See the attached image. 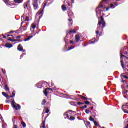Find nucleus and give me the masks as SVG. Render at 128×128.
<instances>
[{"mask_svg": "<svg viewBox=\"0 0 128 128\" xmlns=\"http://www.w3.org/2000/svg\"><path fill=\"white\" fill-rule=\"evenodd\" d=\"M28 4H25V5L24 6V8L25 10H26V8H28Z\"/></svg>", "mask_w": 128, "mask_h": 128, "instance_id": "nucleus-46", "label": "nucleus"}, {"mask_svg": "<svg viewBox=\"0 0 128 128\" xmlns=\"http://www.w3.org/2000/svg\"><path fill=\"white\" fill-rule=\"evenodd\" d=\"M12 107L16 110H20V109L22 108V106H20L19 104H16V103L14 102V100L12 102Z\"/></svg>", "mask_w": 128, "mask_h": 128, "instance_id": "nucleus-4", "label": "nucleus"}, {"mask_svg": "<svg viewBox=\"0 0 128 128\" xmlns=\"http://www.w3.org/2000/svg\"><path fill=\"white\" fill-rule=\"evenodd\" d=\"M66 38H68V36H66L65 38L64 39L65 42L66 44Z\"/></svg>", "mask_w": 128, "mask_h": 128, "instance_id": "nucleus-56", "label": "nucleus"}, {"mask_svg": "<svg viewBox=\"0 0 128 128\" xmlns=\"http://www.w3.org/2000/svg\"><path fill=\"white\" fill-rule=\"evenodd\" d=\"M110 7H108L106 9V12H108V10H110Z\"/></svg>", "mask_w": 128, "mask_h": 128, "instance_id": "nucleus-55", "label": "nucleus"}, {"mask_svg": "<svg viewBox=\"0 0 128 128\" xmlns=\"http://www.w3.org/2000/svg\"><path fill=\"white\" fill-rule=\"evenodd\" d=\"M68 16L69 18H74V12H70L68 14Z\"/></svg>", "mask_w": 128, "mask_h": 128, "instance_id": "nucleus-13", "label": "nucleus"}, {"mask_svg": "<svg viewBox=\"0 0 128 128\" xmlns=\"http://www.w3.org/2000/svg\"><path fill=\"white\" fill-rule=\"evenodd\" d=\"M72 32L73 34H76V31L75 30L70 31V34H72Z\"/></svg>", "mask_w": 128, "mask_h": 128, "instance_id": "nucleus-32", "label": "nucleus"}, {"mask_svg": "<svg viewBox=\"0 0 128 128\" xmlns=\"http://www.w3.org/2000/svg\"><path fill=\"white\" fill-rule=\"evenodd\" d=\"M94 126H98V122H94Z\"/></svg>", "mask_w": 128, "mask_h": 128, "instance_id": "nucleus-38", "label": "nucleus"}, {"mask_svg": "<svg viewBox=\"0 0 128 128\" xmlns=\"http://www.w3.org/2000/svg\"><path fill=\"white\" fill-rule=\"evenodd\" d=\"M5 46L8 48H12L14 46H12V44L7 43L5 44Z\"/></svg>", "mask_w": 128, "mask_h": 128, "instance_id": "nucleus-8", "label": "nucleus"}, {"mask_svg": "<svg viewBox=\"0 0 128 128\" xmlns=\"http://www.w3.org/2000/svg\"><path fill=\"white\" fill-rule=\"evenodd\" d=\"M46 100H44L42 101V106H46Z\"/></svg>", "mask_w": 128, "mask_h": 128, "instance_id": "nucleus-25", "label": "nucleus"}, {"mask_svg": "<svg viewBox=\"0 0 128 128\" xmlns=\"http://www.w3.org/2000/svg\"><path fill=\"white\" fill-rule=\"evenodd\" d=\"M14 96H16V94H14V92H12V96H10V98H14Z\"/></svg>", "mask_w": 128, "mask_h": 128, "instance_id": "nucleus-33", "label": "nucleus"}, {"mask_svg": "<svg viewBox=\"0 0 128 128\" xmlns=\"http://www.w3.org/2000/svg\"><path fill=\"white\" fill-rule=\"evenodd\" d=\"M72 0V4H74V0Z\"/></svg>", "mask_w": 128, "mask_h": 128, "instance_id": "nucleus-61", "label": "nucleus"}, {"mask_svg": "<svg viewBox=\"0 0 128 128\" xmlns=\"http://www.w3.org/2000/svg\"><path fill=\"white\" fill-rule=\"evenodd\" d=\"M18 50L19 52H26V50H24V48L22 47V44L18 45Z\"/></svg>", "mask_w": 128, "mask_h": 128, "instance_id": "nucleus-6", "label": "nucleus"}, {"mask_svg": "<svg viewBox=\"0 0 128 128\" xmlns=\"http://www.w3.org/2000/svg\"><path fill=\"white\" fill-rule=\"evenodd\" d=\"M28 28V26H25L23 28L24 30H26Z\"/></svg>", "mask_w": 128, "mask_h": 128, "instance_id": "nucleus-49", "label": "nucleus"}, {"mask_svg": "<svg viewBox=\"0 0 128 128\" xmlns=\"http://www.w3.org/2000/svg\"><path fill=\"white\" fill-rule=\"evenodd\" d=\"M24 20L25 22H30V18H28V16H26Z\"/></svg>", "mask_w": 128, "mask_h": 128, "instance_id": "nucleus-35", "label": "nucleus"}, {"mask_svg": "<svg viewBox=\"0 0 128 128\" xmlns=\"http://www.w3.org/2000/svg\"><path fill=\"white\" fill-rule=\"evenodd\" d=\"M5 4L7 5V6H12V4L10 3V1H6L5 2Z\"/></svg>", "mask_w": 128, "mask_h": 128, "instance_id": "nucleus-16", "label": "nucleus"}, {"mask_svg": "<svg viewBox=\"0 0 128 128\" xmlns=\"http://www.w3.org/2000/svg\"><path fill=\"white\" fill-rule=\"evenodd\" d=\"M85 104L87 105H88L90 104V102L88 101H87L85 102Z\"/></svg>", "mask_w": 128, "mask_h": 128, "instance_id": "nucleus-52", "label": "nucleus"}, {"mask_svg": "<svg viewBox=\"0 0 128 128\" xmlns=\"http://www.w3.org/2000/svg\"><path fill=\"white\" fill-rule=\"evenodd\" d=\"M97 42L98 41L91 42L90 44H96V42Z\"/></svg>", "mask_w": 128, "mask_h": 128, "instance_id": "nucleus-51", "label": "nucleus"}, {"mask_svg": "<svg viewBox=\"0 0 128 128\" xmlns=\"http://www.w3.org/2000/svg\"><path fill=\"white\" fill-rule=\"evenodd\" d=\"M42 124H43L42 128H46V121H44L43 122Z\"/></svg>", "mask_w": 128, "mask_h": 128, "instance_id": "nucleus-39", "label": "nucleus"}, {"mask_svg": "<svg viewBox=\"0 0 128 128\" xmlns=\"http://www.w3.org/2000/svg\"><path fill=\"white\" fill-rule=\"evenodd\" d=\"M76 40L77 42H78L80 40V37L79 36V35H76Z\"/></svg>", "mask_w": 128, "mask_h": 128, "instance_id": "nucleus-12", "label": "nucleus"}, {"mask_svg": "<svg viewBox=\"0 0 128 128\" xmlns=\"http://www.w3.org/2000/svg\"><path fill=\"white\" fill-rule=\"evenodd\" d=\"M123 112H124L125 114H128V112L126 111V110H124V109H122Z\"/></svg>", "mask_w": 128, "mask_h": 128, "instance_id": "nucleus-50", "label": "nucleus"}, {"mask_svg": "<svg viewBox=\"0 0 128 128\" xmlns=\"http://www.w3.org/2000/svg\"><path fill=\"white\" fill-rule=\"evenodd\" d=\"M26 54H22V56H20V60H22V58H24V56H26Z\"/></svg>", "mask_w": 128, "mask_h": 128, "instance_id": "nucleus-42", "label": "nucleus"}, {"mask_svg": "<svg viewBox=\"0 0 128 128\" xmlns=\"http://www.w3.org/2000/svg\"><path fill=\"white\" fill-rule=\"evenodd\" d=\"M123 108H128V103H126V105L122 106V109Z\"/></svg>", "mask_w": 128, "mask_h": 128, "instance_id": "nucleus-21", "label": "nucleus"}, {"mask_svg": "<svg viewBox=\"0 0 128 128\" xmlns=\"http://www.w3.org/2000/svg\"><path fill=\"white\" fill-rule=\"evenodd\" d=\"M115 6H118V4L116 3V4H115Z\"/></svg>", "mask_w": 128, "mask_h": 128, "instance_id": "nucleus-64", "label": "nucleus"}, {"mask_svg": "<svg viewBox=\"0 0 128 128\" xmlns=\"http://www.w3.org/2000/svg\"><path fill=\"white\" fill-rule=\"evenodd\" d=\"M86 122L87 124V126H88L89 128H90V122Z\"/></svg>", "mask_w": 128, "mask_h": 128, "instance_id": "nucleus-44", "label": "nucleus"}, {"mask_svg": "<svg viewBox=\"0 0 128 128\" xmlns=\"http://www.w3.org/2000/svg\"><path fill=\"white\" fill-rule=\"evenodd\" d=\"M44 94H45L46 96H48V88L45 90V91L44 92Z\"/></svg>", "mask_w": 128, "mask_h": 128, "instance_id": "nucleus-17", "label": "nucleus"}, {"mask_svg": "<svg viewBox=\"0 0 128 128\" xmlns=\"http://www.w3.org/2000/svg\"><path fill=\"white\" fill-rule=\"evenodd\" d=\"M43 88H46L48 85V83L46 82H42Z\"/></svg>", "mask_w": 128, "mask_h": 128, "instance_id": "nucleus-15", "label": "nucleus"}, {"mask_svg": "<svg viewBox=\"0 0 128 128\" xmlns=\"http://www.w3.org/2000/svg\"><path fill=\"white\" fill-rule=\"evenodd\" d=\"M14 128H18V126L14 125Z\"/></svg>", "mask_w": 128, "mask_h": 128, "instance_id": "nucleus-63", "label": "nucleus"}, {"mask_svg": "<svg viewBox=\"0 0 128 128\" xmlns=\"http://www.w3.org/2000/svg\"><path fill=\"white\" fill-rule=\"evenodd\" d=\"M47 90H52V88H47Z\"/></svg>", "mask_w": 128, "mask_h": 128, "instance_id": "nucleus-62", "label": "nucleus"}, {"mask_svg": "<svg viewBox=\"0 0 128 128\" xmlns=\"http://www.w3.org/2000/svg\"><path fill=\"white\" fill-rule=\"evenodd\" d=\"M125 58L126 60H128V58L124 55H122V54H121V56H120V58L122 60L120 61L121 66H122L124 70H126V68H124V60H123L124 58Z\"/></svg>", "mask_w": 128, "mask_h": 128, "instance_id": "nucleus-3", "label": "nucleus"}, {"mask_svg": "<svg viewBox=\"0 0 128 128\" xmlns=\"http://www.w3.org/2000/svg\"><path fill=\"white\" fill-rule=\"evenodd\" d=\"M110 8H116V6H114V4H111Z\"/></svg>", "mask_w": 128, "mask_h": 128, "instance_id": "nucleus-41", "label": "nucleus"}, {"mask_svg": "<svg viewBox=\"0 0 128 128\" xmlns=\"http://www.w3.org/2000/svg\"><path fill=\"white\" fill-rule=\"evenodd\" d=\"M8 40H10V42H12V38H8Z\"/></svg>", "mask_w": 128, "mask_h": 128, "instance_id": "nucleus-54", "label": "nucleus"}, {"mask_svg": "<svg viewBox=\"0 0 128 128\" xmlns=\"http://www.w3.org/2000/svg\"><path fill=\"white\" fill-rule=\"evenodd\" d=\"M36 86L38 88H44V86H42V82H40L36 84Z\"/></svg>", "mask_w": 128, "mask_h": 128, "instance_id": "nucleus-9", "label": "nucleus"}, {"mask_svg": "<svg viewBox=\"0 0 128 128\" xmlns=\"http://www.w3.org/2000/svg\"><path fill=\"white\" fill-rule=\"evenodd\" d=\"M40 0H34L33 2H36V4H38V2H40Z\"/></svg>", "mask_w": 128, "mask_h": 128, "instance_id": "nucleus-45", "label": "nucleus"}, {"mask_svg": "<svg viewBox=\"0 0 128 128\" xmlns=\"http://www.w3.org/2000/svg\"><path fill=\"white\" fill-rule=\"evenodd\" d=\"M50 112V110H48V108L46 109V111L45 112V114H48Z\"/></svg>", "mask_w": 128, "mask_h": 128, "instance_id": "nucleus-48", "label": "nucleus"}, {"mask_svg": "<svg viewBox=\"0 0 128 128\" xmlns=\"http://www.w3.org/2000/svg\"><path fill=\"white\" fill-rule=\"evenodd\" d=\"M62 10L63 12H66V10H67L66 7L64 6H62Z\"/></svg>", "mask_w": 128, "mask_h": 128, "instance_id": "nucleus-26", "label": "nucleus"}, {"mask_svg": "<svg viewBox=\"0 0 128 128\" xmlns=\"http://www.w3.org/2000/svg\"><path fill=\"white\" fill-rule=\"evenodd\" d=\"M82 108H84V109L88 108V106H84L82 107Z\"/></svg>", "mask_w": 128, "mask_h": 128, "instance_id": "nucleus-57", "label": "nucleus"}, {"mask_svg": "<svg viewBox=\"0 0 128 128\" xmlns=\"http://www.w3.org/2000/svg\"><path fill=\"white\" fill-rule=\"evenodd\" d=\"M86 112L87 114H88L90 112V110L89 109H86Z\"/></svg>", "mask_w": 128, "mask_h": 128, "instance_id": "nucleus-34", "label": "nucleus"}, {"mask_svg": "<svg viewBox=\"0 0 128 128\" xmlns=\"http://www.w3.org/2000/svg\"><path fill=\"white\" fill-rule=\"evenodd\" d=\"M11 42H22V40H16L12 39V40H11Z\"/></svg>", "mask_w": 128, "mask_h": 128, "instance_id": "nucleus-22", "label": "nucleus"}, {"mask_svg": "<svg viewBox=\"0 0 128 128\" xmlns=\"http://www.w3.org/2000/svg\"><path fill=\"white\" fill-rule=\"evenodd\" d=\"M22 124L23 128H26V123L22 122Z\"/></svg>", "mask_w": 128, "mask_h": 128, "instance_id": "nucleus-31", "label": "nucleus"}, {"mask_svg": "<svg viewBox=\"0 0 128 128\" xmlns=\"http://www.w3.org/2000/svg\"><path fill=\"white\" fill-rule=\"evenodd\" d=\"M64 116L66 120V118L70 120V116L68 114V113L66 112L65 114H64Z\"/></svg>", "mask_w": 128, "mask_h": 128, "instance_id": "nucleus-14", "label": "nucleus"}, {"mask_svg": "<svg viewBox=\"0 0 128 128\" xmlns=\"http://www.w3.org/2000/svg\"><path fill=\"white\" fill-rule=\"evenodd\" d=\"M90 122H96V121L94 120V118H92V116H90Z\"/></svg>", "mask_w": 128, "mask_h": 128, "instance_id": "nucleus-30", "label": "nucleus"}, {"mask_svg": "<svg viewBox=\"0 0 128 128\" xmlns=\"http://www.w3.org/2000/svg\"><path fill=\"white\" fill-rule=\"evenodd\" d=\"M124 74H121L122 78H126L127 80H128V76H124Z\"/></svg>", "mask_w": 128, "mask_h": 128, "instance_id": "nucleus-28", "label": "nucleus"}, {"mask_svg": "<svg viewBox=\"0 0 128 128\" xmlns=\"http://www.w3.org/2000/svg\"><path fill=\"white\" fill-rule=\"evenodd\" d=\"M14 2H16V4H22V2L20 0H14Z\"/></svg>", "mask_w": 128, "mask_h": 128, "instance_id": "nucleus-24", "label": "nucleus"}, {"mask_svg": "<svg viewBox=\"0 0 128 128\" xmlns=\"http://www.w3.org/2000/svg\"><path fill=\"white\" fill-rule=\"evenodd\" d=\"M108 4V0H103L100 4L99 6L96 8V16L100 20V17H98V14H100V10L98 8H104V4Z\"/></svg>", "mask_w": 128, "mask_h": 128, "instance_id": "nucleus-1", "label": "nucleus"}, {"mask_svg": "<svg viewBox=\"0 0 128 128\" xmlns=\"http://www.w3.org/2000/svg\"><path fill=\"white\" fill-rule=\"evenodd\" d=\"M102 12H104V10H102L100 11L99 10V14H100H100H102Z\"/></svg>", "mask_w": 128, "mask_h": 128, "instance_id": "nucleus-58", "label": "nucleus"}, {"mask_svg": "<svg viewBox=\"0 0 128 128\" xmlns=\"http://www.w3.org/2000/svg\"><path fill=\"white\" fill-rule=\"evenodd\" d=\"M78 106H80V104H82V102H79L78 103Z\"/></svg>", "mask_w": 128, "mask_h": 128, "instance_id": "nucleus-59", "label": "nucleus"}, {"mask_svg": "<svg viewBox=\"0 0 128 128\" xmlns=\"http://www.w3.org/2000/svg\"><path fill=\"white\" fill-rule=\"evenodd\" d=\"M33 30H34V28H36V24H32L31 26Z\"/></svg>", "mask_w": 128, "mask_h": 128, "instance_id": "nucleus-29", "label": "nucleus"}, {"mask_svg": "<svg viewBox=\"0 0 128 128\" xmlns=\"http://www.w3.org/2000/svg\"><path fill=\"white\" fill-rule=\"evenodd\" d=\"M70 120H76V118L71 116Z\"/></svg>", "mask_w": 128, "mask_h": 128, "instance_id": "nucleus-40", "label": "nucleus"}, {"mask_svg": "<svg viewBox=\"0 0 128 128\" xmlns=\"http://www.w3.org/2000/svg\"><path fill=\"white\" fill-rule=\"evenodd\" d=\"M70 44H76V42L70 41Z\"/></svg>", "mask_w": 128, "mask_h": 128, "instance_id": "nucleus-43", "label": "nucleus"}, {"mask_svg": "<svg viewBox=\"0 0 128 128\" xmlns=\"http://www.w3.org/2000/svg\"><path fill=\"white\" fill-rule=\"evenodd\" d=\"M80 98H82V100H88V98H86L82 96H80Z\"/></svg>", "mask_w": 128, "mask_h": 128, "instance_id": "nucleus-20", "label": "nucleus"}, {"mask_svg": "<svg viewBox=\"0 0 128 128\" xmlns=\"http://www.w3.org/2000/svg\"><path fill=\"white\" fill-rule=\"evenodd\" d=\"M32 4L34 6V10H38L39 8L38 3L33 2Z\"/></svg>", "mask_w": 128, "mask_h": 128, "instance_id": "nucleus-7", "label": "nucleus"}, {"mask_svg": "<svg viewBox=\"0 0 128 128\" xmlns=\"http://www.w3.org/2000/svg\"><path fill=\"white\" fill-rule=\"evenodd\" d=\"M122 52H126V50H128V48L125 47V48H122Z\"/></svg>", "mask_w": 128, "mask_h": 128, "instance_id": "nucleus-37", "label": "nucleus"}, {"mask_svg": "<svg viewBox=\"0 0 128 128\" xmlns=\"http://www.w3.org/2000/svg\"><path fill=\"white\" fill-rule=\"evenodd\" d=\"M97 30H98L96 32V34H100V27L98 26Z\"/></svg>", "mask_w": 128, "mask_h": 128, "instance_id": "nucleus-18", "label": "nucleus"}, {"mask_svg": "<svg viewBox=\"0 0 128 128\" xmlns=\"http://www.w3.org/2000/svg\"><path fill=\"white\" fill-rule=\"evenodd\" d=\"M12 120L14 124H16V118L14 117L12 119Z\"/></svg>", "mask_w": 128, "mask_h": 128, "instance_id": "nucleus-36", "label": "nucleus"}, {"mask_svg": "<svg viewBox=\"0 0 128 128\" xmlns=\"http://www.w3.org/2000/svg\"><path fill=\"white\" fill-rule=\"evenodd\" d=\"M74 48H75L74 46H71L70 47V48L68 50L66 51L67 52H70V50H74Z\"/></svg>", "mask_w": 128, "mask_h": 128, "instance_id": "nucleus-27", "label": "nucleus"}, {"mask_svg": "<svg viewBox=\"0 0 128 128\" xmlns=\"http://www.w3.org/2000/svg\"><path fill=\"white\" fill-rule=\"evenodd\" d=\"M22 38V36H18L16 37V38L18 39V38Z\"/></svg>", "mask_w": 128, "mask_h": 128, "instance_id": "nucleus-60", "label": "nucleus"}, {"mask_svg": "<svg viewBox=\"0 0 128 128\" xmlns=\"http://www.w3.org/2000/svg\"><path fill=\"white\" fill-rule=\"evenodd\" d=\"M122 50H120V54H128V52H122Z\"/></svg>", "mask_w": 128, "mask_h": 128, "instance_id": "nucleus-23", "label": "nucleus"}, {"mask_svg": "<svg viewBox=\"0 0 128 128\" xmlns=\"http://www.w3.org/2000/svg\"><path fill=\"white\" fill-rule=\"evenodd\" d=\"M102 28L104 30L106 28V22H104V19L102 16H101V21H99L98 23V26H102Z\"/></svg>", "mask_w": 128, "mask_h": 128, "instance_id": "nucleus-2", "label": "nucleus"}, {"mask_svg": "<svg viewBox=\"0 0 128 128\" xmlns=\"http://www.w3.org/2000/svg\"><path fill=\"white\" fill-rule=\"evenodd\" d=\"M6 124H4L2 126V128H6Z\"/></svg>", "mask_w": 128, "mask_h": 128, "instance_id": "nucleus-47", "label": "nucleus"}, {"mask_svg": "<svg viewBox=\"0 0 128 128\" xmlns=\"http://www.w3.org/2000/svg\"><path fill=\"white\" fill-rule=\"evenodd\" d=\"M32 38H34L33 36H28L27 38L24 40V42H28V40H30Z\"/></svg>", "mask_w": 128, "mask_h": 128, "instance_id": "nucleus-11", "label": "nucleus"}, {"mask_svg": "<svg viewBox=\"0 0 128 128\" xmlns=\"http://www.w3.org/2000/svg\"><path fill=\"white\" fill-rule=\"evenodd\" d=\"M2 96H5V98H6L7 100H8V98H10V96L8 95V94H6V93L3 92H2Z\"/></svg>", "mask_w": 128, "mask_h": 128, "instance_id": "nucleus-10", "label": "nucleus"}, {"mask_svg": "<svg viewBox=\"0 0 128 128\" xmlns=\"http://www.w3.org/2000/svg\"><path fill=\"white\" fill-rule=\"evenodd\" d=\"M5 90L6 92L10 91V88H8V84L5 85Z\"/></svg>", "mask_w": 128, "mask_h": 128, "instance_id": "nucleus-19", "label": "nucleus"}, {"mask_svg": "<svg viewBox=\"0 0 128 128\" xmlns=\"http://www.w3.org/2000/svg\"><path fill=\"white\" fill-rule=\"evenodd\" d=\"M46 4H45L43 8L40 11L38 12V14L40 16V14H44V8H46Z\"/></svg>", "mask_w": 128, "mask_h": 128, "instance_id": "nucleus-5", "label": "nucleus"}, {"mask_svg": "<svg viewBox=\"0 0 128 128\" xmlns=\"http://www.w3.org/2000/svg\"><path fill=\"white\" fill-rule=\"evenodd\" d=\"M23 18V19H22ZM24 17H22V24H21V26H22V24H24V21H22L23 20H24Z\"/></svg>", "mask_w": 128, "mask_h": 128, "instance_id": "nucleus-53", "label": "nucleus"}]
</instances>
